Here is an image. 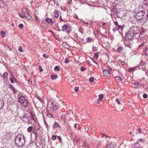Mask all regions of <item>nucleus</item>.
Returning <instances> with one entry per match:
<instances>
[{"instance_id": "obj_53", "label": "nucleus", "mask_w": 148, "mask_h": 148, "mask_svg": "<svg viewBox=\"0 0 148 148\" xmlns=\"http://www.w3.org/2000/svg\"><path fill=\"white\" fill-rule=\"evenodd\" d=\"M121 64L122 65H123L125 64V62L123 61H122L121 62Z\"/></svg>"}, {"instance_id": "obj_41", "label": "nucleus", "mask_w": 148, "mask_h": 148, "mask_svg": "<svg viewBox=\"0 0 148 148\" xmlns=\"http://www.w3.org/2000/svg\"><path fill=\"white\" fill-rule=\"evenodd\" d=\"M42 56L43 57L45 58H48L49 57V56L48 55H46L45 54H43Z\"/></svg>"}, {"instance_id": "obj_8", "label": "nucleus", "mask_w": 148, "mask_h": 148, "mask_svg": "<svg viewBox=\"0 0 148 148\" xmlns=\"http://www.w3.org/2000/svg\"><path fill=\"white\" fill-rule=\"evenodd\" d=\"M54 14L55 15H54V17L56 18H57L59 16V12L58 10H55L54 12Z\"/></svg>"}, {"instance_id": "obj_12", "label": "nucleus", "mask_w": 148, "mask_h": 148, "mask_svg": "<svg viewBox=\"0 0 148 148\" xmlns=\"http://www.w3.org/2000/svg\"><path fill=\"white\" fill-rule=\"evenodd\" d=\"M103 74L105 76H108L110 74V73L108 71L105 70L103 71Z\"/></svg>"}, {"instance_id": "obj_23", "label": "nucleus", "mask_w": 148, "mask_h": 148, "mask_svg": "<svg viewBox=\"0 0 148 148\" xmlns=\"http://www.w3.org/2000/svg\"><path fill=\"white\" fill-rule=\"evenodd\" d=\"M54 70L55 71H59L60 70V69L58 66H56L54 68Z\"/></svg>"}, {"instance_id": "obj_56", "label": "nucleus", "mask_w": 148, "mask_h": 148, "mask_svg": "<svg viewBox=\"0 0 148 148\" xmlns=\"http://www.w3.org/2000/svg\"><path fill=\"white\" fill-rule=\"evenodd\" d=\"M20 16L21 18H23L24 17V16H23V15L21 14L20 15Z\"/></svg>"}, {"instance_id": "obj_57", "label": "nucleus", "mask_w": 148, "mask_h": 148, "mask_svg": "<svg viewBox=\"0 0 148 148\" xmlns=\"http://www.w3.org/2000/svg\"><path fill=\"white\" fill-rule=\"evenodd\" d=\"M76 125H77V124L75 123L74 125V127L75 129L76 128Z\"/></svg>"}, {"instance_id": "obj_10", "label": "nucleus", "mask_w": 148, "mask_h": 148, "mask_svg": "<svg viewBox=\"0 0 148 148\" xmlns=\"http://www.w3.org/2000/svg\"><path fill=\"white\" fill-rule=\"evenodd\" d=\"M10 88L12 89L14 93L15 94L16 93L17 91L16 90L15 88L11 84H10Z\"/></svg>"}, {"instance_id": "obj_18", "label": "nucleus", "mask_w": 148, "mask_h": 148, "mask_svg": "<svg viewBox=\"0 0 148 148\" xmlns=\"http://www.w3.org/2000/svg\"><path fill=\"white\" fill-rule=\"evenodd\" d=\"M57 77V76L56 75H54L53 74H52L51 76V78L52 79H56Z\"/></svg>"}, {"instance_id": "obj_14", "label": "nucleus", "mask_w": 148, "mask_h": 148, "mask_svg": "<svg viewBox=\"0 0 148 148\" xmlns=\"http://www.w3.org/2000/svg\"><path fill=\"white\" fill-rule=\"evenodd\" d=\"M31 116L32 118L34 120L35 118V116L34 114V113L32 112V111H30V112L29 113Z\"/></svg>"}, {"instance_id": "obj_6", "label": "nucleus", "mask_w": 148, "mask_h": 148, "mask_svg": "<svg viewBox=\"0 0 148 148\" xmlns=\"http://www.w3.org/2000/svg\"><path fill=\"white\" fill-rule=\"evenodd\" d=\"M10 81L12 83L17 82L13 75L11 74L10 75Z\"/></svg>"}, {"instance_id": "obj_37", "label": "nucleus", "mask_w": 148, "mask_h": 148, "mask_svg": "<svg viewBox=\"0 0 148 148\" xmlns=\"http://www.w3.org/2000/svg\"><path fill=\"white\" fill-rule=\"evenodd\" d=\"M22 47L21 46H20L19 47V48L18 49V50L20 52H23V51L22 50Z\"/></svg>"}, {"instance_id": "obj_58", "label": "nucleus", "mask_w": 148, "mask_h": 148, "mask_svg": "<svg viewBox=\"0 0 148 148\" xmlns=\"http://www.w3.org/2000/svg\"><path fill=\"white\" fill-rule=\"evenodd\" d=\"M40 71L41 72L43 71V69L41 68L40 69Z\"/></svg>"}, {"instance_id": "obj_22", "label": "nucleus", "mask_w": 148, "mask_h": 148, "mask_svg": "<svg viewBox=\"0 0 148 148\" xmlns=\"http://www.w3.org/2000/svg\"><path fill=\"white\" fill-rule=\"evenodd\" d=\"M32 129V126H29L27 128V130L28 132H31Z\"/></svg>"}, {"instance_id": "obj_21", "label": "nucleus", "mask_w": 148, "mask_h": 148, "mask_svg": "<svg viewBox=\"0 0 148 148\" xmlns=\"http://www.w3.org/2000/svg\"><path fill=\"white\" fill-rule=\"evenodd\" d=\"M114 145L112 144H110L108 145L107 147L106 148H113Z\"/></svg>"}, {"instance_id": "obj_43", "label": "nucleus", "mask_w": 148, "mask_h": 148, "mask_svg": "<svg viewBox=\"0 0 148 148\" xmlns=\"http://www.w3.org/2000/svg\"><path fill=\"white\" fill-rule=\"evenodd\" d=\"M23 27V25L22 24H20L18 25V27L20 29L22 28Z\"/></svg>"}, {"instance_id": "obj_17", "label": "nucleus", "mask_w": 148, "mask_h": 148, "mask_svg": "<svg viewBox=\"0 0 148 148\" xmlns=\"http://www.w3.org/2000/svg\"><path fill=\"white\" fill-rule=\"evenodd\" d=\"M143 52L146 55L148 56V48H146L143 50Z\"/></svg>"}, {"instance_id": "obj_38", "label": "nucleus", "mask_w": 148, "mask_h": 148, "mask_svg": "<svg viewBox=\"0 0 148 148\" xmlns=\"http://www.w3.org/2000/svg\"><path fill=\"white\" fill-rule=\"evenodd\" d=\"M44 123L46 127H47V129H48L49 128V127H48V125L46 121L45 120H44Z\"/></svg>"}, {"instance_id": "obj_9", "label": "nucleus", "mask_w": 148, "mask_h": 148, "mask_svg": "<svg viewBox=\"0 0 148 148\" xmlns=\"http://www.w3.org/2000/svg\"><path fill=\"white\" fill-rule=\"evenodd\" d=\"M4 105V103L3 100L1 99H0V110L3 107Z\"/></svg>"}, {"instance_id": "obj_63", "label": "nucleus", "mask_w": 148, "mask_h": 148, "mask_svg": "<svg viewBox=\"0 0 148 148\" xmlns=\"http://www.w3.org/2000/svg\"><path fill=\"white\" fill-rule=\"evenodd\" d=\"M147 18H148V11L147 13Z\"/></svg>"}, {"instance_id": "obj_28", "label": "nucleus", "mask_w": 148, "mask_h": 148, "mask_svg": "<svg viewBox=\"0 0 148 148\" xmlns=\"http://www.w3.org/2000/svg\"><path fill=\"white\" fill-rule=\"evenodd\" d=\"M5 32H1V36L2 37H3L5 35Z\"/></svg>"}, {"instance_id": "obj_16", "label": "nucleus", "mask_w": 148, "mask_h": 148, "mask_svg": "<svg viewBox=\"0 0 148 148\" xmlns=\"http://www.w3.org/2000/svg\"><path fill=\"white\" fill-rule=\"evenodd\" d=\"M32 132L34 133L35 135V136L36 138L38 137V135L36 131V130L35 129H34Z\"/></svg>"}, {"instance_id": "obj_19", "label": "nucleus", "mask_w": 148, "mask_h": 148, "mask_svg": "<svg viewBox=\"0 0 148 148\" xmlns=\"http://www.w3.org/2000/svg\"><path fill=\"white\" fill-rule=\"evenodd\" d=\"M123 47H119L117 48V50L119 52H121L123 51Z\"/></svg>"}, {"instance_id": "obj_35", "label": "nucleus", "mask_w": 148, "mask_h": 148, "mask_svg": "<svg viewBox=\"0 0 148 148\" xmlns=\"http://www.w3.org/2000/svg\"><path fill=\"white\" fill-rule=\"evenodd\" d=\"M58 106H56V105L53 106V109L54 110H57V109L58 108Z\"/></svg>"}, {"instance_id": "obj_42", "label": "nucleus", "mask_w": 148, "mask_h": 148, "mask_svg": "<svg viewBox=\"0 0 148 148\" xmlns=\"http://www.w3.org/2000/svg\"><path fill=\"white\" fill-rule=\"evenodd\" d=\"M114 24L115 25H117L119 27V28H120V27H121L120 25H119L118 24V23H117V22L116 21V22H115L114 21Z\"/></svg>"}, {"instance_id": "obj_24", "label": "nucleus", "mask_w": 148, "mask_h": 148, "mask_svg": "<svg viewBox=\"0 0 148 148\" xmlns=\"http://www.w3.org/2000/svg\"><path fill=\"white\" fill-rule=\"evenodd\" d=\"M99 53L98 52H97L95 53L94 58L97 59L99 57Z\"/></svg>"}, {"instance_id": "obj_50", "label": "nucleus", "mask_w": 148, "mask_h": 148, "mask_svg": "<svg viewBox=\"0 0 148 148\" xmlns=\"http://www.w3.org/2000/svg\"><path fill=\"white\" fill-rule=\"evenodd\" d=\"M86 40L88 42H89L90 41L91 39L90 38H87L86 39Z\"/></svg>"}, {"instance_id": "obj_60", "label": "nucleus", "mask_w": 148, "mask_h": 148, "mask_svg": "<svg viewBox=\"0 0 148 148\" xmlns=\"http://www.w3.org/2000/svg\"><path fill=\"white\" fill-rule=\"evenodd\" d=\"M102 24L103 26H104L105 25V23L104 22H103L102 23Z\"/></svg>"}, {"instance_id": "obj_20", "label": "nucleus", "mask_w": 148, "mask_h": 148, "mask_svg": "<svg viewBox=\"0 0 148 148\" xmlns=\"http://www.w3.org/2000/svg\"><path fill=\"white\" fill-rule=\"evenodd\" d=\"M45 21H46L48 23H51L52 22V20L51 19L47 18L45 19Z\"/></svg>"}, {"instance_id": "obj_15", "label": "nucleus", "mask_w": 148, "mask_h": 148, "mask_svg": "<svg viewBox=\"0 0 148 148\" xmlns=\"http://www.w3.org/2000/svg\"><path fill=\"white\" fill-rule=\"evenodd\" d=\"M22 14L23 15L24 17H26L29 14L27 12L26 10L25 11H24L23 10L22 11Z\"/></svg>"}, {"instance_id": "obj_59", "label": "nucleus", "mask_w": 148, "mask_h": 148, "mask_svg": "<svg viewBox=\"0 0 148 148\" xmlns=\"http://www.w3.org/2000/svg\"><path fill=\"white\" fill-rule=\"evenodd\" d=\"M35 18H36V20H38V18L35 16Z\"/></svg>"}, {"instance_id": "obj_40", "label": "nucleus", "mask_w": 148, "mask_h": 148, "mask_svg": "<svg viewBox=\"0 0 148 148\" xmlns=\"http://www.w3.org/2000/svg\"><path fill=\"white\" fill-rule=\"evenodd\" d=\"M135 69V68H129L128 69V71L130 72H131L134 70Z\"/></svg>"}, {"instance_id": "obj_55", "label": "nucleus", "mask_w": 148, "mask_h": 148, "mask_svg": "<svg viewBox=\"0 0 148 148\" xmlns=\"http://www.w3.org/2000/svg\"><path fill=\"white\" fill-rule=\"evenodd\" d=\"M113 30L114 32H115L116 31V28H114L113 29Z\"/></svg>"}, {"instance_id": "obj_46", "label": "nucleus", "mask_w": 148, "mask_h": 148, "mask_svg": "<svg viewBox=\"0 0 148 148\" xmlns=\"http://www.w3.org/2000/svg\"><path fill=\"white\" fill-rule=\"evenodd\" d=\"M143 97L145 99H146L147 97V95L146 93L144 94L143 95Z\"/></svg>"}, {"instance_id": "obj_52", "label": "nucleus", "mask_w": 148, "mask_h": 148, "mask_svg": "<svg viewBox=\"0 0 148 148\" xmlns=\"http://www.w3.org/2000/svg\"><path fill=\"white\" fill-rule=\"evenodd\" d=\"M83 23H85V24H86L87 26L88 27V25H89V23H88L87 22H84V21H83Z\"/></svg>"}, {"instance_id": "obj_2", "label": "nucleus", "mask_w": 148, "mask_h": 148, "mask_svg": "<svg viewBox=\"0 0 148 148\" xmlns=\"http://www.w3.org/2000/svg\"><path fill=\"white\" fill-rule=\"evenodd\" d=\"M25 142V137L21 134L16 136L15 139V142L16 145L18 147H22L24 145Z\"/></svg>"}, {"instance_id": "obj_31", "label": "nucleus", "mask_w": 148, "mask_h": 148, "mask_svg": "<svg viewBox=\"0 0 148 148\" xmlns=\"http://www.w3.org/2000/svg\"><path fill=\"white\" fill-rule=\"evenodd\" d=\"M47 116H48L49 118H52L53 117V115L51 114L50 113L47 114Z\"/></svg>"}, {"instance_id": "obj_54", "label": "nucleus", "mask_w": 148, "mask_h": 148, "mask_svg": "<svg viewBox=\"0 0 148 148\" xmlns=\"http://www.w3.org/2000/svg\"><path fill=\"white\" fill-rule=\"evenodd\" d=\"M139 142H143V140L142 139H140L139 140Z\"/></svg>"}, {"instance_id": "obj_13", "label": "nucleus", "mask_w": 148, "mask_h": 148, "mask_svg": "<svg viewBox=\"0 0 148 148\" xmlns=\"http://www.w3.org/2000/svg\"><path fill=\"white\" fill-rule=\"evenodd\" d=\"M58 127H60L59 124L57 122H55L53 127V128L55 129Z\"/></svg>"}, {"instance_id": "obj_61", "label": "nucleus", "mask_w": 148, "mask_h": 148, "mask_svg": "<svg viewBox=\"0 0 148 148\" xmlns=\"http://www.w3.org/2000/svg\"><path fill=\"white\" fill-rule=\"evenodd\" d=\"M145 74L147 75V76L148 77V72H145Z\"/></svg>"}, {"instance_id": "obj_39", "label": "nucleus", "mask_w": 148, "mask_h": 148, "mask_svg": "<svg viewBox=\"0 0 148 148\" xmlns=\"http://www.w3.org/2000/svg\"><path fill=\"white\" fill-rule=\"evenodd\" d=\"M51 139L53 140H55L56 139V137L55 135H53L51 137Z\"/></svg>"}, {"instance_id": "obj_64", "label": "nucleus", "mask_w": 148, "mask_h": 148, "mask_svg": "<svg viewBox=\"0 0 148 148\" xmlns=\"http://www.w3.org/2000/svg\"><path fill=\"white\" fill-rule=\"evenodd\" d=\"M13 25H14V24H13V23H12V24H11V26H13Z\"/></svg>"}, {"instance_id": "obj_45", "label": "nucleus", "mask_w": 148, "mask_h": 148, "mask_svg": "<svg viewBox=\"0 0 148 148\" xmlns=\"http://www.w3.org/2000/svg\"><path fill=\"white\" fill-rule=\"evenodd\" d=\"M138 86V84L136 83H135L134 84V87L136 88Z\"/></svg>"}, {"instance_id": "obj_36", "label": "nucleus", "mask_w": 148, "mask_h": 148, "mask_svg": "<svg viewBox=\"0 0 148 148\" xmlns=\"http://www.w3.org/2000/svg\"><path fill=\"white\" fill-rule=\"evenodd\" d=\"M92 49L94 51H97L98 49L97 47L93 46Z\"/></svg>"}, {"instance_id": "obj_33", "label": "nucleus", "mask_w": 148, "mask_h": 148, "mask_svg": "<svg viewBox=\"0 0 148 148\" xmlns=\"http://www.w3.org/2000/svg\"><path fill=\"white\" fill-rule=\"evenodd\" d=\"M64 62L65 63H66V64L69 63V59L68 58H66L65 59V60L64 61Z\"/></svg>"}, {"instance_id": "obj_1", "label": "nucleus", "mask_w": 148, "mask_h": 148, "mask_svg": "<svg viewBox=\"0 0 148 148\" xmlns=\"http://www.w3.org/2000/svg\"><path fill=\"white\" fill-rule=\"evenodd\" d=\"M139 28L137 27H132L130 28L128 32L125 34V39L128 41L132 38L137 39L139 36L138 34L139 32Z\"/></svg>"}, {"instance_id": "obj_30", "label": "nucleus", "mask_w": 148, "mask_h": 148, "mask_svg": "<svg viewBox=\"0 0 148 148\" xmlns=\"http://www.w3.org/2000/svg\"><path fill=\"white\" fill-rule=\"evenodd\" d=\"M143 3L144 5H148V0H145L144 2Z\"/></svg>"}, {"instance_id": "obj_26", "label": "nucleus", "mask_w": 148, "mask_h": 148, "mask_svg": "<svg viewBox=\"0 0 148 148\" xmlns=\"http://www.w3.org/2000/svg\"><path fill=\"white\" fill-rule=\"evenodd\" d=\"M116 79L117 80H119L120 81H122V79L119 76H116L115 77Z\"/></svg>"}, {"instance_id": "obj_5", "label": "nucleus", "mask_w": 148, "mask_h": 148, "mask_svg": "<svg viewBox=\"0 0 148 148\" xmlns=\"http://www.w3.org/2000/svg\"><path fill=\"white\" fill-rule=\"evenodd\" d=\"M29 112L25 114L23 117L22 118V120L24 122L29 123L31 119V118L29 117Z\"/></svg>"}, {"instance_id": "obj_62", "label": "nucleus", "mask_w": 148, "mask_h": 148, "mask_svg": "<svg viewBox=\"0 0 148 148\" xmlns=\"http://www.w3.org/2000/svg\"><path fill=\"white\" fill-rule=\"evenodd\" d=\"M143 46V44H141L139 46H140V47H142Z\"/></svg>"}, {"instance_id": "obj_32", "label": "nucleus", "mask_w": 148, "mask_h": 148, "mask_svg": "<svg viewBox=\"0 0 148 148\" xmlns=\"http://www.w3.org/2000/svg\"><path fill=\"white\" fill-rule=\"evenodd\" d=\"M137 131V133H136V134L138 133V134H140V133H143L142 131L141 130V129L139 128L138 129V130L136 131Z\"/></svg>"}, {"instance_id": "obj_34", "label": "nucleus", "mask_w": 148, "mask_h": 148, "mask_svg": "<svg viewBox=\"0 0 148 148\" xmlns=\"http://www.w3.org/2000/svg\"><path fill=\"white\" fill-rule=\"evenodd\" d=\"M79 31L81 32V33L82 34H83L84 32V31H83V29L81 28V27H80L79 28Z\"/></svg>"}, {"instance_id": "obj_7", "label": "nucleus", "mask_w": 148, "mask_h": 148, "mask_svg": "<svg viewBox=\"0 0 148 148\" xmlns=\"http://www.w3.org/2000/svg\"><path fill=\"white\" fill-rule=\"evenodd\" d=\"M62 29L63 31H65L67 33L70 31V28L67 25L65 24L62 27Z\"/></svg>"}, {"instance_id": "obj_29", "label": "nucleus", "mask_w": 148, "mask_h": 148, "mask_svg": "<svg viewBox=\"0 0 148 148\" xmlns=\"http://www.w3.org/2000/svg\"><path fill=\"white\" fill-rule=\"evenodd\" d=\"M98 96L99 97V99H98V100L100 99L101 100L103 97V94H101L100 95H99Z\"/></svg>"}, {"instance_id": "obj_27", "label": "nucleus", "mask_w": 148, "mask_h": 148, "mask_svg": "<svg viewBox=\"0 0 148 148\" xmlns=\"http://www.w3.org/2000/svg\"><path fill=\"white\" fill-rule=\"evenodd\" d=\"M27 19L29 20H31L32 19V16L29 14L25 17Z\"/></svg>"}, {"instance_id": "obj_47", "label": "nucleus", "mask_w": 148, "mask_h": 148, "mask_svg": "<svg viewBox=\"0 0 148 148\" xmlns=\"http://www.w3.org/2000/svg\"><path fill=\"white\" fill-rule=\"evenodd\" d=\"M79 90V88L78 87H75V90L76 92L78 91Z\"/></svg>"}, {"instance_id": "obj_49", "label": "nucleus", "mask_w": 148, "mask_h": 148, "mask_svg": "<svg viewBox=\"0 0 148 148\" xmlns=\"http://www.w3.org/2000/svg\"><path fill=\"white\" fill-rule=\"evenodd\" d=\"M80 70L81 71H83L85 70V69L84 67H82L81 68Z\"/></svg>"}, {"instance_id": "obj_3", "label": "nucleus", "mask_w": 148, "mask_h": 148, "mask_svg": "<svg viewBox=\"0 0 148 148\" xmlns=\"http://www.w3.org/2000/svg\"><path fill=\"white\" fill-rule=\"evenodd\" d=\"M145 11L141 10L138 12L135 15V18L137 21H140L143 20L146 17Z\"/></svg>"}, {"instance_id": "obj_51", "label": "nucleus", "mask_w": 148, "mask_h": 148, "mask_svg": "<svg viewBox=\"0 0 148 148\" xmlns=\"http://www.w3.org/2000/svg\"><path fill=\"white\" fill-rule=\"evenodd\" d=\"M57 137H58V138L59 139L60 142L61 141V137L60 136H58Z\"/></svg>"}, {"instance_id": "obj_48", "label": "nucleus", "mask_w": 148, "mask_h": 148, "mask_svg": "<svg viewBox=\"0 0 148 148\" xmlns=\"http://www.w3.org/2000/svg\"><path fill=\"white\" fill-rule=\"evenodd\" d=\"M116 101L118 103V104H119L121 103L120 102L119 100L118 99H116Z\"/></svg>"}, {"instance_id": "obj_4", "label": "nucleus", "mask_w": 148, "mask_h": 148, "mask_svg": "<svg viewBox=\"0 0 148 148\" xmlns=\"http://www.w3.org/2000/svg\"><path fill=\"white\" fill-rule=\"evenodd\" d=\"M18 100L23 107H26L28 106L29 105L28 101L26 98L23 96H20L18 98Z\"/></svg>"}, {"instance_id": "obj_44", "label": "nucleus", "mask_w": 148, "mask_h": 148, "mask_svg": "<svg viewBox=\"0 0 148 148\" xmlns=\"http://www.w3.org/2000/svg\"><path fill=\"white\" fill-rule=\"evenodd\" d=\"M94 78L93 77H91L89 79V80L90 82H92L94 81Z\"/></svg>"}, {"instance_id": "obj_11", "label": "nucleus", "mask_w": 148, "mask_h": 148, "mask_svg": "<svg viewBox=\"0 0 148 148\" xmlns=\"http://www.w3.org/2000/svg\"><path fill=\"white\" fill-rule=\"evenodd\" d=\"M50 102H48L47 104V108H49L51 109L52 108L53 106V103L52 102H50Z\"/></svg>"}, {"instance_id": "obj_25", "label": "nucleus", "mask_w": 148, "mask_h": 148, "mask_svg": "<svg viewBox=\"0 0 148 148\" xmlns=\"http://www.w3.org/2000/svg\"><path fill=\"white\" fill-rule=\"evenodd\" d=\"M8 76V74L7 73L5 72L3 74V77L4 78H6Z\"/></svg>"}]
</instances>
